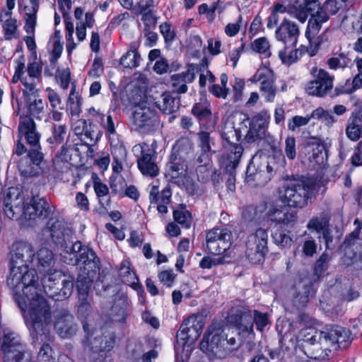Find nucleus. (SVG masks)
<instances>
[{"mask_svg": "<svg viewBox=\"0 0 362 362\" xmlns=\"http://www.w3.org/2000/svg\"><path fill=\"white\" fill-rule=\"evenodd\" d=\"M14 301L21 310L33 342L45 339L49 332L48 326L52 322V312L47 300L42 296L37 294L30 298L17 296Z\"/></svg>", "mask_w": 362, "mask_h": 362, "instance_id": "nucleus-1", "label": "nucleus"}, {"mask_svg": "<svg viewBox=\"0 0 362 362\" xmlns=\"http://www.w3.org/2000/svg\"><path fill=\"white\" fill-rule=\"evenodd\" d=\"M64 252L74 257L67 262L78 265L80 270L76 282V287L80 297L84 298L89 291L96 274L100 272V261L95 251L81 241L71 243Z\"/></svg>", "mask_w": 362, "mask_h": 362, "instance_id": "nucleus-2", "label": "nucleus"}, {"mask_svg": "<svg viewBox=\"0 0 362 362\" xmlns=\"http://www.w3.org/2000/svg\"><path fill=\"white\" fill-rule=\"evenodd\" d=\"M353 340L351 332L335 325L325 326L322 330H316L311 337H305V346H314L308 356L317 361L329 358L331 348L346 349Z\"/></svg>", "mask_w": 362, "mask_h": 362, "instance_id": "nucleus-3", "label": "nucleus"}, {"mask_svg": "<svg viewBox=\"0 0 362 362\" xmlns=\"http://www.w3.org/2000/svg\"><path fill=\"white\" fill-rule=\"evenodd\" d=\"M44 272L42 284L45 293L49 298L56 301L69 298L72 294L74 286V278L66 276L63 272L49 268L47 271L40 269Z\"/></svg>", "mask_w": 362, "mask_h": 362, "instance_id": "nucleus-4", "label": "nucleus"}, {"mask_svg": "<svg viewBox=\"0 0 362 362\" xmlns=\"http://www.w3.org/2000/svg\"><path fill=\"white\" fill-rule=\"evenodd\" d=\"M38 276L35 269H29L28 266L18 267L10 269V275L7 279V284L14 300L16 297L30 298V296L38 294L36 284Z\"/></svg>", "mask_w": 362, "mask_h": 362, "instance_id": "nucleus-5", "label": "nucleus"}, {"mask_svg": "<svg viewBox=\"0 0 362 362\" xmlns=\"http://www.w3.org/2000/svg\"><path fill=\"white\" fill-rule=\"evenodd\" d=\"M283 201L289 207L303 209L312 199L315 186L304 180H292L284 185Z\"/></svg>", "mask_w": 362, "mask_h": 362, "instance_id": "nucleus-6", "label": "nucleus"}, {"mask_svg": "<svg viewBox=\"0 0 362 362\" xmlns=\"http://www.w3.org/2000/svg\"><path fill=\"white\" fill-rule=\"evenodd\" d=\"M200 349L210 359L224 358L230 349L228 348L227 335L221 327L210 326L199 344Z\"/></svg>", "mask_w": 362, "mask_h": 362, "instance_id": "nucleus-7", "label": "nucleus"}, {"mask_svg": "<svg viewBox=\"0 0 362 362\" xmlns=\"http://www.w3.org/2000/svg\"><path fill=\"white\" fill-rule=\"evenodd\" d=\"M0 355L3 362H23L30 356L27 346L13 332L4 333L0 338Z\"/></svg>", "mask_w": 362, "mask_h": 362, "instance_id": "nucleus-8", "label": "nucleus"}, {"mask_svg": "<svg viewBox=\"0 0 362 362\" xmlns=\"http://www.w3.org/2000/svg\"><path fill=\"white\" fill-rule=\"evenodd\" d=\"M299 158L303 163H308L313 168H322L328 158L327 149L322 139L312 137L302 145Z\"/></svg>", "mask_w": 362, "mask_h": 362, "instance_id": "nucleus-9", "label": "nucleus"}, {"mask_svg": "<svg viewBox=\"0 0 362 362\" xmlns=\"http://www.w3.org/2000/svg\"><path fill=\"white\" fill-rule=\"evenodd\" d=\"M232 231L226 227H216L206 234L204 251L213 255L225 254L232 245Z\"/></svg>", "mask_w": 362, "mask_h": 362, "instance_id": "nucleus-10", "label": "nucleus"}, {"mask_svg": "<svg viewBox=\"0 0 362 362\" xmlns=\"http://www.w3.org/2000/svg\"><path fill=\"white\" fill-rule=\"evenodd\" d=\"M268 233L262 228H258L255 233L249 235L245 243V254L254 264L260 263L269 252Z\"/></svg>", "mask_w": 362, "mask_h": 362, "instance_id": "nucleus-11", "label": "nucleus"}, {"mask_svg": "<svg viewBox=\"0 0 362 362\" xmlns=\"http://www.w3.org/2000/svg\"><path fill=\"white\" fill-rule=\"evenodd\" d=\"M203 328L204 323L196 316H189L185 319L176 334L175 351L178 352L179 349L184 350L187 344L189 346L194 344L200 337Z\"/></svg>", "mask_w": 362, "mask_h": 362, "instance_id": "nucleus-12", "label": "nucleus"}, {"mask_svg": "<svg viewBox=\"0 0 362 362\" xmlns=\"http://www.w3.org/2000/svg\"><path fill=\"white\" fill-rule=\"evenodd\" d=\"M226 320L228 325L236 329L239 334L243 337L255 336L251 322L252 310L248 306H233L228 312Z\"/></svg>", "mask_w": 362, "mask_h": 362, "instance_id": "nucleus-13", "label": "nucleus"}, {"mask_svg": "<svg viewBox=\"0 0 362 362\" xmlns=\"http://www.w3.org/2000/svg\"><path fill=\"white\" fill-rule=\"evenodd\" d=\"M310 74L313 79L307 83L306 93L310 95L320 98L327 95H330L333 88L334 76L330 75L326 70L318 69L317 66L311 69Z\"/></svg>", "mask_w": 362, "mask_h": 362, "instance_id": "nucleus-14", "label": "nucleus"}, {"mask_svg": "<svg viewBox=\"0 0 362 362\" xmlns=\"http://www.w3.org/2000/svg\"><path fill=\"white\" fill-rule=\"evenodd\" d=\"M242 134L239 129L235 128L233 124H226L222 129L221 138L223 146L228 151L226 159H240L243 148L240 143Z\"/></svg>", "mask_w": 362, "mask_h": 362, "instance_id": "nucleus-15", "label": "nucleus"}, {"mask_svg": "<svg viewBox=\"0 0 362 362\" xmlns=\"http://www.w3.org/2000/svg\"><path fill=\"white\" fill-rule=\"evenodd\" d=\"M54 206L51 205L45 197L33 196L26 202L24 218L29 221H44L49 219L54 214Z\"/></svg>", "mask_w": 362, "mask_h": 362, "instance_id": "nucleus-16", "label": "nucleus"}, {"mask_svg": "<svg viewBox=\"0 0 362 362\" xmlns=\"http://www.w3.org/2000/svg\"><path fill=\"white\" fill-rule=\"evenodd\" d=\"M4 211L10 219H18L23 216L26 202L18 188L11 187L4 194Z\"/></svg>", "mask_w": 362, "mask_h": 362, "instance_id": "nucleus-17", "label": "nucleus"}, {"mask_svg": "<svg viewBox=\"0 0 362 362\" xmlns=\"http://www.w3.org/2000/svg\"><path fill=\"white\" fill-rule=\"evenodd\" d=\"M49 131L50 135L46 139L49 148L52 151L59 148L56 156H65L68 151L67 141L69 138L68 126L65 124L53 123Z\"/></svg>", "mask_w": 362, "mask_h": 362, "instance_id": "nucleus-18", "label": "nucleus"}, {"mask_svg": "<svg viewBox=\"0 0 362 362\" xmlns=\"http://www.w3.org/2000/svg\"><path fill=\"white\" fill-rule=\"evenodd\" d=\"M10 269L28 266L35 259V253L33 245L25 241H16L10 252Z\"/></svg>", "mask_w": 362, "mask_h": 362, "instance_id": "nucleus-19", "label": "nucleus"}, {"mask_svg": "<svg viewBox=\"0 0 362 362\" xmlns=\"http://www.w3.org/2000/svg\"><path fill=\"white\" fill-rule=\"evenodd\" d=\"M141 155L137 158V166L141 174L151 177H156L159 169L156 164L157 153L148 144L141 146Z\"/></svg>", "mask_w": 362, "mask_h": 362, "instance_id": "nucleus-20", "label": "nucleus"}, {"mask_svg": "<svg viewBox=\"0 0 362 362\" xmlns=\"http://www.w3.org/2000/svg\"><path fill=\"white\" fill-rule=\"evenodd\" d=\"M300 35L298 25L290 20L284 18L275 31V37L286 48H295Z\"/></svg>", "mask_w": 362, "mask_h": 362, "instance_id": "nucleus-21", "label": "nucleus"}, {"mask_svg": "<svg viewBox=\"0 0 362 362\" xmlns=\"http://www.w3.org/2000/svg\"><path fill=\"white\" fill-rule=\"evenodd\" d=\"M269 119V115L266 111H261L252 117L250 122L249 129L245 137L247 143L251 144L264 138Z\"/></svg>", "mask_w": 362, "mask_h": 362, "instance_id": "nucleus-22", "label": "nucleus"}, {"mask_svg": "<svg viewBox=\"0 0 362 362\" xmlns=\"http://www.w3.org/2000/svg\"><path fill=\"white\" fill-rule=\"evenodd\" d=\"M54 329L62 338H69L76 331L74 316L69 310L63 309L54 314Z\"/></svg>", "mask_w": 362, "mask_h": 362, "instance_id": "nucleus-23", "label": "nucleus"}, {"mask_svg": "<svg viewBox=\"0 0 362 362\" xmlns=\"http://www.w3.org/2000/svg\"><path fill=\"white\" fill-rule=\"evenodd\" d=\"M134 122L138 128L149 131L158 126L159 117L156 110L143 107L134 112Z\"/></svg>", "mask_w": 362, "mask_h": 362, "instance_id": "nucleus-24", "label": "nucleus"}, {"mask_svg": "<svg viewBox=\"0 0 362 362\" xmlns=\"http://www.w3.org/2000/svg\"><path fill=\"white\" fill-rule=\"evenodd\" d=\"M18 134L24 136L30 146H39L41 135L37 132L35 122L30 116H20Z\"/></svg>", "mask_w": 362, "mask_h": 362, "instance_id": "nucleus-25", "label": "nucleus"}, {"mask_svg": "<svg viewBox=\"0 0 362 362\" xmlns=\"http://www.w3.org/2000/svg\"><path fill=\"white\" fill-rule=\"evenodd\" d=\"M46 230L49 233L50 237L54 244L64 252L71 243L66 240L64 223L62 220L57 218L54 221L50 218L47 223Z\"/></svg>", "mask_w": 362, "mask_h": 362, "instance_id": "nucleus-26", "label": "nucleus"}, {"mask_svg": "<svg viewBox=\"0 0 362 362\" xmlns=\"http://www.w3.org/2000/svg\"><path fill=\"white\" fill-rule=\"evenodd\" d=\"M198 70V65L191 64L185 71L171 76L172 86L173 91L177 94L185 93L187 90V83H192L195 78V71Z\"/></svg>", "mask_w": 362, "mask_h": 362, "instance_id": "nucleus-27", "label": "nucleus"}, {"mask_svg": "<svg viewBox=\"0 0 362 362\" xmlns=\"http://www.w3.org/2000/svg\"><path fill=\"white\" fill-rule=\"evenodd\" d=\"M347 137L351 141H358L362 135V110L354 112L348 120L346 128Z\"/></svg>", "mask_w": 362, "mask_h": 362, "instance_id": "nucleus-28", "label": "nucleus"}, {"mask_svg": "<svg viewBox=\"0 0 362 362\" xmlns=\"http://www.w3.org/2000/svg\"><path fill=\"white\" fill-rule=\"evenodd\" d=\"M162 101L157 103L158 107L165 114L177 112L180 106V98L178 94L165 92L161 95Z\"/></svg>", "mask_w": 362, "mask_h": 362, "instance_id": "nucleus-29", "label": "nucleus"}, {"mask_svg": "<svg viewBox=\"0 0 362 362\" xmlns=\"http://www.w3.org/2000/svg\"><path fill=\"white\" fill-rule=\"evenodd\" d=\"M266 209L267 204L265 202H262L257 205H249L243 209L242 216L247 221L259 223L264 221Z\"/></svg>", "mask_w": 362, "mask_h": 362, "instance_id": "nucleus-30", "label": "nucleus"}, {"mask_svg": "<svg viewBox=\"0 0 362 362\" xmlns=\"http://www.w3.org/2000/svg\"><path fill=\"white\" fill-rule=\"evenodd\" d=\"M30 339V343L34 347L40 346L37 356L38 362H55V358L53 356V350L49 344L50 341L49 332H47L45 339H39L35 341V343L33 342V339Z\"/></svg>", "mask_w": 362, "mask_h": 362, "instance_id": "nucleus-31", "label": "nucleus"}, {"mask_svg": "<svg viewBox=\"0 0 362 362\" xmlns=\"http://www.w3.org/2000/svg\"><path fill=\"white\" fill-rule=\"evenodd\" d=\"M262 173L260 163H258L253 160H250L246 170L245 182L250 186H262Z\"/></svg>", "mask_w": 362, "mask_h": 362, "instance_id": "nucleus-32", "label": "nucleus"}, {"mask_svg": "<svg viewBox=\"0 0 362 362\" xmlns=\"http://www.w3.org/2000/svg\"><path fill=\"white\" fill-rule=\"evenodd\" d=\"M30 8L28 6L24 7V10L27 11L25 13L24 30L28 34L34 35L40 4H38L37 0H30Z\"/></svg>", "mask_w": 362, "mask_h": 362, "instance_id": "nucleus-33", "label": "nucleus"}, {"mask_svg": "<svg viewBox=\"0 0 362 362\" xmlns=\"http://www.w3.org/2000/svg\"><path fill=\"white\" fill-rule=\"evenodd\" d=\"M240 159H226L224 162L223 175H226V185L228 190L235 192L236 168Z\"/></svg>", "mask_w": 362, "mask_h": 362, "instance_id": "nucleus-34", "label": "nucleus"}, {"mask_svg": "<svg viewBox=\"0 0 362 362\" xmlns=\"http://www.w3.org/2000/svg\"><path fill=\"white\" fill-rule=\"evenodd\" d=\"M18 168L23 185L25 181L36 177L40 170V167L33 164L28 158H23L19 160Z\"/></svg>", "mask_w": 362, "mask_h": 362, "instance_id": "nucleus-35", "label": "nucleus"}, {"mask_svg": "<svg viewBox=\"0 0 362 362\" xmlns=\"http://www.w3.org/2000/svg\"><path fill=\"white\" fill-rule=\"evenodd\" d=\"M141 59L136 42H132L129 45V50L121 57L120 64L125 68H136L139 66Z\"/></svg>", "mask_w": 362, "mask_h": 362, "instance_id": "nucleus-36", "label": "nucleus"}, {"mask_svg": "<svg viewBox=\"0 0 362 362\" xmlns=\"http://www.w3.org/2000/svg\"><path fill=\"white\" fill-rule=\"evenodd\" d=\"M22 103L27 108L25 116L33 117L37 119H42L44 114V103L40 96L33 98L32 100H22Z\"/></svg>", "mask_w": 362, "mask_h": 362, "instance_id": "nucleus-37", "label": "nucleus"}, {"mask_svg": "<svg viewBox=\"0 0 362 362\" xmlns=\"http://www.w3.org/2000/svg\"><path fill=\"white\" fill-rule=\"evenodd\" d=\"M168 166V173L172 180L184 175L187 169L185 162L175 153H171Z\"/></svg>", "mask_w": 362, "mask_h": 362, "instance_id": "nucleus-38", "label": "nucleus"}, {"mask_svg": "<svg viewBox=\"0 0 362 362\" xmlns=\"http://www.w3.org/2000/svg\"><path fill=\"white\" fill-rule=\"evenodd\" d=\"M314 9L315 8L307 6L305 4H299L298 1H296L293 4L288 5V14L300 22L304 23Z\"/></svg>", "mask_w": 362, "mask_h": 362, "instance_id": "nucleus-39", "label": "nucleus"}, {"mask_svg": "<svg viewBox=\"0 0 362 362\" xmlns=\"http://www.w3.org/2000/svg\"><path fill=\"white\" fill-rule=\"evenodd\" d=\"M110 315L113 322L122 324L125 323L129 315L128 303L124 300L115 303L111 308Z\"/></svg>", "mask_w": 362, "mask_h": 362, "instance_id": "nucleus-40", "label": "nucleus"}, {"mask_svg": "<svg viewBox=\"0 0 362 362\" xmlns=\"http://www.w3.org/2000/svg\"><path fill=\"white\" fill-rule=\"evenodd\" d=\"M36 80L33 78H23L21 79V82L23 88H21L22 97L21 100H32L33 98L40 96V90L37 88Z\"/></svg>", "mask_w": 362, "mask_h": 362, "instance_id": "nucleus-41", "label": "nucleus"}, {"mask_svg": "<svg viewBox=\"0 0 362 362\" xmlns=\"http://www.w3.org/2000/svg\"><path fill=\"white\" fill-rule=\"evenodd\" d=\"M192 113L197 117L199 123L203 124L211 117L210 105L206 101L196 103L192 108Z\"/></svg>", "mask_w": 362, "mask_h": 362, "instance_id": "nucleus-42", "label": "nucleus"}, {"mask_svg": "<svg viewBox=\"0 0 362 362\" xmlns=\"http://www.w3.org/2000/svg\"><path fill=\"white\" fill-rule=\"evenodd\" d=\"M91 179L93 181V186L95 191V193L98 199V202L100 204L104 205V202L110 197L109 194V188L107 185L103 183L98 176L96 173H93L91 176Z\"/></svg>", "mask_w": 362, "mask_h": 362, "instance_id": "nucleus-43", "label": "nucleus"}, {"mask_svg": "<svg viewBox=\"0 0 362 362\" xmlns=\"http://www.w3.org/2000/svg\"><path fill=\"white\" fill-rule=\"evenodd\" d=\"M303 53V50L299 51L298 49L286 48L284 45V49L279 51V57L283 64L290 65L296 62Z\"/></svg>", "mask_w": 362, "mask_h": 362, "instance_id": "nucleus-44", "label": "nucleus"}, {"mask_svg": "<svg viewBox=\"0 0 362 362\" xmlns=\"http://www.w3.org/2000/svg\"><path fill=\"white\" fill-rule=\"evenodd\" d=\"M311 117L315 119L322 122L326 126L330 127L337 122L333 113L319 107L311 112Z\"/></svg>", "mask_w": 362, "mask_h": 362, "instance_id": "nucleus-45", "label": "nucleus"}, {"mask_svg": "<svg viewBox=\"0 0 362 362\" xmlns=\"http://www.w3.org/2000/svg\"><path fill=\"white\" fill-rule=\"evenodd\" d=\"M35 260L37 261L38 267H41L45 269L49 267L54 263V254L50 250L42 247L35 254Z\"/></svg>", "mask_w": 362, "mask_h": 362, "instance_id": "nucleus-46", "label": "nucleus"}, {"mask_svg": "<svg viewBox=\"0 0 362 362\" xmlns=\"http://www.w3.org/2000/svg\"><path fill=\"white\" fill-rule=\"evenodd\" d=\"M270 47V43L265 37L257 38L251 42L252 49L256 53L264 55L265 58L269 57L272 54Z\"/></svg>", "mask_w": 362, "mask_h": 362, "instance_id": "nucleus-47", "label": "nucleus"}, {"mask_svg": "<svg viewBox=\"0 0 362 362\" xmlns=\"http://www.w3.org/2000/svg\"><path fill=\"white\" fill-rule=\"evenodd\" d=\"M269 314L267 313H262L257 310H252V329L254 330V324L256 325L257 331L263 332L264 327L270 324L269 319Z\"/></svg>", "mask_w": 362, "mask_h": 362, "instance_id": "nucleus-48", "label": "nucleus"}, {"mask_svg": "<svg viewBox=\"0 0 362 362\" xmlns=\"http://www.w3.org/2000/svg\"><path fill=\"white\" fill-rule=\"evenodd\" d=\"M102 339V337H100L99 339H97L96 337L94 339V341H92L91 340V336H89V334L87 333V340L88 342L91 344L90 351H91V359L94 362H98L99 360V358L96 357V354H98L99 357L103 358L106 356V351H110L112 346H102L101 344L100 346L95 345L97 341Z\"/></svg>", "mask_w": 362, "mask_h": 362, "instance_id": "nucleus-49", "label": "nucleus"}, {"mask_svg": "<svg viewBox=\"0 0 362 362\" xmlns=\"http://www.w3.org/2000/svg\"><path fill=\"white\" fill-rule=\"evenodd\" d=\"M356 228L349 233L344 239L343 245L345 247H351L356 244L358 241L362 240V223L356 218L354 221Z\"/></svg>", "mask_w": 362, "mask_h": 362, "instance_id": "nucleus-50", "label": "nucleus"}, {"mask_svg": "<svg viewBox=\"0 0 362 362\" xmlns=\"http://www.w3.org/2000/svg\"><path fill=\"white\" fill-rule=\"evenodd\" d=\"M272 237L274 244L281 248L290 247L293 243L292 238L282 229L275 230L272 233Z\"/></svg>", "mask_w": 362, "mask_h": 362, "instance_id": "nucleus-51", "label": "nucleus"}, {"mask_svg": "<svg viewBox=\"0 0 362 362\" xmlns=\"http://www.w3.org/2000/svg\"><path fill=\"white\" fill-rule=\"evenodd\" d=\"M83 124L82 127V131H83V139H88L90 142H96L100 137V131L97 127L93 124L90 119H87V122H81Z\"/></svg>", "mask_w": 362, "mask_h": 362, "instance_id": "nucleus-52", "label": "nucleus"}, {"mask_svg": "<svg viewBox=\"0 0 362 362\" xmlns=\"http://www.w3.org/2000/svg\"><path fill=\"white\" fill-rule=\"evenodd\" d=\"M82 98L76 92V86L73 84L67 100V105L70 107L71 115L79 113Z\"/></svg>", "mask_w": 362, "mask_h": 362, "instance_id": "nucleus-53", "label": "nucleus"}, {"mask_svg": "<svg viewBox=\"0 0 362 362\" xmlns=\"http://www.w3.org/2000/svg\"><path fill=\"white\" fill-rule=\"evenodd\" d=\"M330 257L328 254L323 252L316 260L314 266L313 274L317 279L322 276L328 268Z\"/></svg>", "mask_w": 362, "mask_h": 362, "instance_id": "nucleus-54", "label": "nucleus"}, {"mask_svg": "<svg viewBox=\"0 0 362 362\" xmlns=\"http://www.w3.org/2000/svg\"><path fill=\"white\" fill-rule=\"evenodd\" d=\"M11 11H6L4 13V16L8 17L3 24L6 40H11L17 30L16 20L11 18Z\"/></svg>", "mask_w": 362, "mask_h": 362, "instance_id": "nucleus-55", "label": "nucleus"}, {"mask_svg": "<svg viewBox=\"0 0 362 362\" xmlns=\"http://www.w3.org/2000/svg\"><path fill=\"white\" fill-rule=\"evenodd\" d=\"M275 81L276 76L273 71L269 68L264 67L259 69L250 81L252 83L262 82L263 81Z\"/></svg>", "mask_w": 362, "mask_h": 362, "instance_id": "nucleus-56", "label": "nucleus"}, {"mask_svg": "<svg viewBox=\"0 0 362 362\" xmlns=\"http://www.w3.org/2000/svg\"><path fill=\"white\" fill-rule=\"evenodd\" d=\"M275 81H263L261 82L260 90L263 93L267 102H273L276 95Z\"/></svg>", "mask_w": 362, "mask_h": 362, "instance_id": "nucleus-57", "label": "nucleus"}, {"mask_svg": "<svg viewBox=\"0 0 362 362\" xmlns=\"http://www.w3.org/2000/svg\"><path fill=\"white\" fill-rule=\"evenodd\" d=\"M173 218L175 222L186 228L191 226L192 216L187 210H175L173 211Z\"/></svg>", "mask_w": 362, "mask_h": 362, "instance_id": "nucleus-58", "label": "nucleus"}, {"mask_svg": "<svg viewBox=\"0 0 362 362\" xmlns=\"http://www.w3.org/2000/svg\"><path fill=\"white\" fill-rule=\"evenodd\" d=\"M310 286H305L303 291L298 292L293 298V304L298 310L304 308L309 301Z\"/></svg>", "mask_w": 362, "mask_h": 362, "instance_id": "nucleus-59", "label": "nucleus"}, {"mask_svg": "<svg viewBox=\"0 0 362 362\" xmlns=\"http://www.w3.org/2000/svg\"><path fill=\"white\" fill-rule=\"evenodd\" d=\"M197 147L199 150L204 151L215 152L211 149V138L207 132L201 131L197 134Z\"/></svg>", "mask_w": 362, "mask_h": 362, "instance_id": "nucleus-60", "label": "nucleus"}, {"mask_svg": "<svg viewBox=\"0 0 362 362\" xmlns=\"http://www.w3.org/2000/svg\"><path fill=\"white\" fill-rule=\"evenodd\" d=\"M282 215L280 219V224L284 226L291 228L297 221L298 215L295 211H290L287 208H282Z\"/></svg>", "mask_w": 362, "mask_h": 362, "instance_id": "nucleus-61", "label": "nucleus"}, {"mask_svg": "<svg viewBox=\"0 0 362 362\" xmlns=\"http://www.w3.org/2000/svg\"><path fill=\"white\" fill-rule=\"evenodd\" d=\"M160 32L162 34L165 44L170 45L175 40L176 33L171 30V24L170 22H165L159 25Z\"/></svg>", "mask_w": 362, "mask_h": 362, "instance_id": "nucleus-62", "label": "nucleus"}, {"mask_svg": "<svg viewBox=\"0 0 362 362\" xmlns=\"http://www.w3.org/2000/svg\"><path fill=\"white\" fill-rule=\"evenodd\" d=\"M311 119H313L311 114L307 115L305 117L294 116L288 120V128L289 130L294 132L297 128L308 124Z\"/></svg>", "mask_w": 362, "mask_h": 362, "instance_id": "nucleus-63", "label": "nucleus"}, {"mask_svg": "<svg viewBox=\"0 0 362 362\" xmlns=\"http://www.w3.org/2000/svg\"><path fill=\"white\" fill-rule=\"evenodd\" d=\"M159 281L166 287L170 288L173 286L176 279V274L173 269L163 270L158 274Z\"/></svg>", "mask_w": 362, "mask_h": 362, "instance_id": "nucleus-64", "label": "nucleus"}]
</instances>
